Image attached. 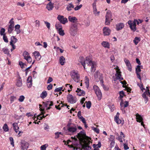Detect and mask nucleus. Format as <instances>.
<instances>
[{"label":"nucleus","instance_id":"15","mask_svg":"<svg viewBox=\"0 0 150 150\" xmlns=\"http://www.w3.org/2000/svg\"><path fill=\"white\" fill-rule=\"evenodd\" d=\"M142 66L141 65H138L136 68V71L137 77L141 81V77L140 75L139 72L141 71V69L142 68Z\"/></svg>","mask_w":150,"mask_h":150},{"label":"nucleus","instance_id":"24","mask_svg":"<svg viewBox=\"0 0 150 150\" xmlns=\"http://www.w3.org/2000/svg\"><path fill=\"white\" fill-rule=\"evenodd\" d=\"M43 103L44 104V105L46 108H47L48 106H52L53 105V102L50 101L44 102Z\"/></svg>","mask_w":150,"mask_h":150},{"label":"nucleus","instance_id":"22","mask_svg":"<svg viewBox=\"0 0 150 150\" xmlns=\"http://www.w3.org/2000/svg\"><path fill=\"white\" fill-rule=\"evenodd\" d=\"M102 45L104 48L109 49L110 48V43L107 41H103L101 43Z\"/></svg>","mask_w":150,"mask_h":150},{"label":"nucleus","instance_id":"25","mask_svg":"<svg viewBox=\"0 0 150 150\" xmlns=\"http://www.w3.org/2000/svg\"><path fill=\"white\" fill-rule=\"evenodd\" d=\"M124 137L125 136L123 133L121 132H120V136H119L117 137L116 138V139L119 141L120 142H122L123 141L122 139H124Z\"/></svg>","mask_w":150,"mask_h":150},{"label":"nucleus","instance_id":"14","mask_svg":"<svg viewBox=\"0 0 150 150\" xmlns=\"http://www.w3.org/2000/svg\"><path fill=\"white\" fill-rule=\"evenodd\" d=\"M57 18L61 23L64 24L68 22L67 18H64V16L60 15L58 16Z\"/></svg>","mask_w":150,"mask_h":150},{"label":"nucleus","instance_id":"13","mask_svg":"<svg viewBox=\"0 0 150 150\" xmlns=\"http://www.w3.org/2000/svg\"><path fill=\"white\" fill-rule=\"evenodd\" d=\"M78 63H77V65H79L80 63H81L84 69H85L86 62L85 58L83 57L80 56L78 59Z\"/></svg>","mask_w":150,"mask_h":150},{"label":"nucleus","instance_id":"57","mask_svg":"<svg viewBox=\"0 0 150 150\" xmlns=\"http://www.w3.org/2000/svg\"><path fill=\"white\" fill-rule=\"evenodd\" d=\"M93 11H96V10L97 8L96 7V2H94L93 4Z\"/></svg>","mask_w":150,"mask_h":150},{"label":"nucleus","instance_id":"27","mask_svg":"<svg viewBox=\"0 0 150 150\" xmlns=\"http://www.w3.org/2000/svg\"><path fill=\"white\" fill-rule=\"evenodd\" d=\"M69 21L72 23H76L77 22V19L74 17H72L71 16H69L68 17Z\"/></svg>","mask_w":150,"mask_h":150},{"label":"nucleus","instance_id":"6","mask_svg":"<svg viewBox=\"0 0 150 150\" xmlns=\"http://www.w3.org/2000/svg\"><path fill=\"white\" fill-rule=\"evenodd\" d=\"M77 31L78 27L76 25L73 24L70 26L69 33L71 35L75 36L77 33Z\"/></svg>","mask_w":150,"mask_h":150},{"label":"nucleus","instance_id":"31","mask_svg":"<svg viewBox=\"0 0 150 150\" xmlns=\"http://www.w3.org/2000/svg\"><path fill=\"white\" fill-rule=\"evenodd\" d=\"M20 26L18 24L16 25L15 26V30L17 34H19L21 32V30H20Z\"/></svg>","mask_w":150,"mask_h":150},{"label":"nucleus","instance_id":"10","mask_svg":"<svg viewBox=\"0 0 150 150\" xmlns=\"http://www.w3.org/2000/svg\"><path fill=\"white\" fill-rule=\"evenodd\" d=\"M67 99L68 101L71 104L75 103L77 101L76 98L70 94L67 95Z\"/></svg>","mask_w":150,"mask_h":150},{"label":"nucleus","instance_id":"2","mask_svg":"<svg viewBox=\"0 0 150 150\" xmlns=\"http://www.w3.org/2000/svg\"><path fill=\"white\" fill-rule=\"evenodd\" d=\"M77 125L71 123H69L67 125V130L70 134H74L77 132Z\"/></svg>","mask_w":150,"mask_h":150},{"label":"nucleus","instance_id":"59","mask_svg":"<svg viewBox=\"0 0 150 150\" xmlns=\"http://www.w3.org/2000/svg\"><path fill=\"white\" fill-rule=\"evenodd\" d=\"M82 5L81 4H80V5L79 6H77L75 7L74 8V9L75 11H77L79 9H80V8L82 7Z\"/></svg>","mask_w":150,"mask_h":150},{"label":"nucleus","instance_id":"28","mask_svg":"<svg viewBox=\"0 0 150 150\" xmlns=\"http://www.w3.org/2000/svg\"><path fill=\"white\" fill-rule=\"evenodd\" d=\"M17 41V40L14 36H11V38L10 45H12L15 43Z\"/></svg>","mask_w":150,"mask_h":150},{"label":"nucleus","instance_id":"61","mask_svg":"<svg viewBox=\"0 0 150 150\" xmlns=\"http://www.w3.org/2000/svg\"><path fill=\"white\" fill-rule=\"evenodd\" d=\"M45 24H46V26L49 29L50 28V23L48 22H47L45 21Z\"/></svg>","mask_w":150,"mask_h":150},{"label":"nucleus","instance_id":"55","mask_svg":"<svg viewBox=\"0 0 150 150\" xmlns=\"http://www.w3.org/2000/svg\"><path fill=\"white\" fill-rule=\"evenodd\" d=\"M3 39L4 41L5 42H6V43H7L8 42V38H7V36H6V35L3 36Z\"/></svg>","mask_w":150,"mask_h":150},{"label":"nucleus","instance_id":"3","mask_svg":"<svg viewBox=\"0 0 150 150\" xmlns=\"http://www.w3.org/2000/svg\"><path fill=\"white\" fill-rule=\"evenodd\" d=\"M86 64L89 66H91V71L92 72H94L96 70V63L92 61L91 58L90 56L86 57Z\"/></svg>","mask_w":150,"mask_h":150},{"label":"nucleus","instance_id":"48","mask_svg":"<svg viewBox=\"0 0 150 150\" xmlns=\"http://www.w3.org/2000/svg\"><path fill=\"white\" fill-rule=\"evenodd\" d=\"M59 34L61 36H63L64 35V30L62 29V28L58 30Z\"/></svg>","mask_w":150,"mask_h":150},{"label":"nucleus","instance_id":"20","mask_svg":"<svg viewBox=\"0 0 150 150\" xmlns=\"http://www.w3.org/2000/svg\"><path fill=\"white\" fill-rule=\"evenodd\" d=\"M54 8V4L52 3L51 1L47 5L46 8L48 11H51Z\"/></svg>","mask_w":150,"mask_h":150},{"label":"nucleus","instance_id":"47","mask_svg":"<svg viewBox=\"0 0 150 150\" xmlns=\"http://www.w3.org/2000/svg\"><path fill=\"white\" fill-rule=\"evenodd\" d=\"M64 91V90H63V87H59L58 88H56L54 90V92H57L59 91Z\"/></svg>","mask_w":150,"mask_h":150},{"label":"nucleus","instance_id":"50","mask_svg":"<svg viewBox=\"0 0 150 150\" xmlns=\"http://www.w3.org/2000/svg\"><path fill=\"white\" fill-rule=\"evenodd\" d=\"M91 103L90 101H88L86 103V107L88 109H90L91 106Z\"/></svg>","mask_w":150,"mask_h":150},{"label":"nucleus","instance_id":"12","mask_svg":"<svg viewBox=\"0 0 150 150\" xmlns=\"http://www.w3.org/2000/svg\"><path fill=\"white\" fill-rule=\"evenodd\" d=\"M116 73L115 74V76H116V79L122 80H123V78L122 77L121 74V72L119 69H118V67H116Z\"/></svg>","mask_w":150,"mask_h":150},{"label":"nucleus","instance_id":"35","mask_svg":"<svg viewBox=\"0 0 150 150\" xmlns=\"http://www.w3.org/2000/svg\"><path fill=\"white\" fill-rule=\"evenodd\" d=\"M16 85L18 87H21L22 85V81L21 78L17 80L16 83Z\"/></svg>","mask_w":150,"mask_h":150},{"label":"nucleus","instance_id":"44","mask_svg":"<svg viewBox=\"0 0 150 150\" xmlns=\"http://www.w3.org/2000/svg\"><path fill=\"white\" fill-rule=\"evenodd\" d=\"M5 30L4 28H2L1 29L0 31V34L1 35L4 36V35H6L5 32Z\"/></svg>","mask_w":150,"mask_h":150},{"label":"nucleus","instance_id":"60","mask_svg":"<svg viewBox=\"0 0 150 150\" xmlns=\"http://www.w3.org/2000/svg\"><path fill=\"white\" fill-rule=\"evenodd\" d=\"M40 25V22L39 21L36 20L35 21V26L36 27H39Z\"/></svg>","mask_w":150,"mask_h":150},{"label":"nucleus","instance_id":"58","mask_svg":"<svg viewBox=\"0 0 150 150\" xmlns=\"http://www.w3.org/2000/svg\"><path fill=\"white\" fill-rule=\"evenodd\" d=\"M93 88L95 92L100 90L99 88L96 85L94 86Z\"/></svg>","mask_w":150,"mask_h":150},{"label":"nucleus","instance_id":"7","mask_svg":"<svg viewBox=\"0 0 150 150\" xmlns=\"http://www.w3.org/2000/svg\"><path fill=\"white\" fill-rule=\"evenodd\" d=\"M112 20V13L111 12L108 10L105 15V24L106 25H109L110 22Z\"/></svg>","mask_w":150,"mask_h":150},{"label":"nucleus","instance_id":"19","mask_svg":"<svg viewBox=\"0 0 150 150\" xmlns=\"http://www.w3.org/2000/svg\"><path fill=\"white\" fill-rule=\"evenodd\" d=\"M125 62L126 64V65L128 68V69L130 71H132V66L131 64L129 61L126 59H125Z\"/></svg>","mask_w":150,"mask_h":150},{"label":"nucleus","instance_id":"11","mask_svg":"<svg viewBox=\"0 0 150 150\" xmlns=\"http://www.w3.org/2000/svg\"><path fill=\"white\" fill-rule=\"evenodd\" d=\"M23 56L24 59L26 60L28 63H30L32 62V59L30 56L29 53L27 51H25L23 53Z\"/></svg>","mask_w":150,"mask_h":150},{"label":"nucleus","instance_id":"46","mask_svg":"<svg viewBox=\"0 0 150 150\" xmlns=\"http://www.w3.org/2000/svg\"><path fill=\"white\" fill-rule=\"evenodd\" d=\"M114 120L115 122L118 124H120L121 122V120L118 117H115Z\"/></svg>","mask_w":150,"mask_h":150},{"label":"nucleus","instance_id":"45","mask_svg":"<svg viewBox=\"0 0 150 150\" xmlns=\"http://www.w3.org/2000/svg\"><path fill=\"white\" fill-rule=\"evenodd\" d=\"M3 128L4 131L6 132L8 131L9 130L8 127L6 124H4Z\"/></svg>","mask_w":150,"mask_h":150},{"label":"nucleus","instance_id":"54","mask_svg":"<svg viewBox=\"0 0 150 150\" xmlns=\"http://www.w3.org/2000/svg\"><path fill=\"white\" fill-rule=\"evenodd\" d=\"M92 130H93L95 132H96L97 133H99V130L98 129L94 127H92Z\"/></svg>","mask_w":150,"mask_h":150},{"label":"nucleus","instance_id":"17","mask_svg":"<svg viewBox=\"0 0 150 150\" xmlns=\"http://www.w3.org/2000/svg\"><path fill=\"white\" fill-rule=\"evenodd\" d=\"M33 55L34 56L35 58L37 60H39L41 58L39 52L38 51H35L33 53Z\"/></svg>","mask_w":150,"mask_h":150},{"label":"nucleus","instance_id":"37","mask_svg":"<svg viewBox=\"0 0 150 150\" xmlns=\"http://www.w3.org/2000/svg\"><path fill=\"white\" fill-rule=\"evenodd\" d=\"M74 8V6L71 4H70L67 6V9L68 11H71L72 8Z\"/></svg>","mask_w":150,"mask_h":150},{"label":"nucleus","instance_id":"41","mask_svg":"<svg viewBox=\"0 0 150 150\" xmlns=\"http://www.w3.org/2000/svg\"><path fill=\"white\" fill-rule=\"evenodd\" d=\"M60 135H63V134L61 132H57L55 133V138L57 139L59 137Z\"/></svg>","mask_w":150,"mask_h":150},{"label":"nucleus","instance_id":"39","mask_svg":"<svg viewBox=\"0 0 150 150\" xmlns=\"http://www.w3.org/2000/svg\"><path fill=\"white\" fill-rule=\"evenodd\" d=\"M142 94H144L145 96H148L150 97V92L149 91V90L148 87H146V91Z\"/></svg>","mask_w":150,"mask_h":150},{"label":"nucleus","instance_id":"23","mask_svg":"<svg viewBox=\"0 0 150 150\" xmlns=\"http://www.w3.org/2000/svg\"><path fill=\"white\" fill-rule=\"evenodd\" d=\"M74 141H75V142H76L74 144H72L71 145H68V146L70 148H73L74 150H75V149L76 150H77L78 148L76 146H74L73 145H76V146H77V145L78 141L76 139V138L75 137H74Z\"/></svg>","mask_w":150,"mask_h":150},{"label":"nucleus","instance_id":"63","mask_svg":"<svg viewBox=\"0 0 150 150\" xmlns=\"http://www.w3.org/2000/svg\"><path fill=\"white\" fill-rule=\"evenodd\" d=\"M124 148L125 150H127L129 149V147L128 146L127 144L126 143L124 144Z\"/></svg>","mask_w":150,"mask_h":150},{"label":"nucleus","instance_id":"36","mask_svg":"<svg viewBox=\"0 0 150 150\" xmlns=\"http://www.w3.org/2000/svg\"><path fill=\"white\" fill-rule=\"evenodd\" d=\"M47 94L45 91H43L40 95V97L42 99L45 98L47 96Z\"/></svg>","mask_w":150,"mask_h":150},{"label":"nucleus","instance_id":"18","mask_svg":"<svg viewBox=\"0 0 150 150\" xmlns=\"http://www.w3.org/2000/svg\"><path fill=\"white\" fill-rule=\"evenodd\" d=\"M103 31L105 35H108L110 33L111 30L108 28L105 27L103 29Z\"/></svg>","mask_w":150,"mask_h":150},{"label":"nucleus","instance_id":"1","mask_svg":"<svg viewBox=\"0 0 150 150\" xmlns=\"http://www.w3.org/2000/svg\"><path fill=\"white\" fill-rule=\"evenodd\" d=\"M77 136L79 140L83 143V144H81L83 149H87V147L90 148L88 145L90 144L91 138L86 135L83 131L78 133Z\"/></svg>","mask_w":150,"mask_h":150},{"label":"nucleus","instance_id":"49","mask_svg":"<svg viewBox=\"0 0 150 150\" xmlns=\"http://www.w3.org/2000/svg\"><path fill=\"white\" fill-rule=\"evenodd\" d=\"M16 96H11L10 97V100L11 103H12L16 99Z\"/></svg>","mask_w":150,"mask_h":150},{"label":"nucleus","instance_id":"40","mask_svg":"<svg viewBox=\"0 0 150 150\" xmlns=\"http://www.w3.org/2000/svg\"><path fill=\"white\" fill-rule=\"evenodd\" d=\"M55 27L58 30L62 28L61 24L59 23H57L55 24Z\"/></svg>","mask_w":150,"mask_h":150},{"label":"nucleus","instance_id":"8","mask_svg":"<svg viewBox=\"0 0 150 150\" xmlns=\"http://www.w3.org/2000/svg\"><path fill=\"white\" fill-rule=\"evenodd\" d=\"M13 20V18H12L9 22L10 24L8 27V30L9 33H11L14 30V23Z\"/></svg>","mask_w":150,"mask_h":150},{"label":"nucleus","instance_id":"4","mask_svg":"<svg viewBox=\"0 0 150 150\" xmlns=\"http://www.w3.org/2000/svg\"><path fill=\"white\" fill-rule=\"evenodd\" d=\"M128 23L131 30L133 31H135L136 30V24L139 25L140 23L138 20L134 19V21L129 20Z\"/></svg>","mask_w":150,"mask_h":150},{"label":"nucleus","instance_id":"43","mask_svg":"<svg viewBox=\"0 0 150 150\" xmlns=\"http://www.w3.org/2000/svg\"><path fill=\"white\" fill-rule=\"evenodd\" d=\"M47 144H45L41 146L40 147L41 150H46V148L48 146Z\"/></svg>","mask_w":150,"mask_h":150},{"label":"nucleus","instance_id":"9","mask_svg":"<svg viewBox=\"0 0 150 150\" xmlns=\"http://www.w3.org/2000/svg\"><path fill=\"white\" fill-rule=\"evenodd\" d=\"M29 143L24 140H22L20 142V147L22 150H26L28 148Z\"/></svg>","mask_w":150,"mask_h":150},{"label":"nucleus","instance_id":"21","mask_svg":"<svg viewBox=\"0 0 150 150\" xmlns=\"http://www.w3.org/2000/svg\"><path fill=\"white\" fill-rule=\"evenodd\" d=\"M76 92L77 93V95L79 96H84L85 94V93L84 91L79 88H78L76 91Z\"/></svg>","mask_w":150,"mask_h":150},{"label":"nucleus","instance_id":"26","mask_svg":"<svg viewBox=\"0 0 150 150\" xmlns=\"http://www.w3.org/2000/svg\"><path fill=\"white\" fill-rule=\"evenodd\" d=\"M115 137L112 135H110L109 138V141L110 142V145L112 146H114L115 144Z\"/></svg>","mask_w":150,"mask_h":150},{"label":"nucleus","instance_id":"29","mask_svg":"<svg viewBox=\"0 0 150 150\" xmlns=\"http://www.w3.org/2000/svg\"><path fill=\"white\" fill-rule=\"evenodd\" d=\"M13 126L15 132L17 133L19 131V127L18 126V124L17 123H14L13 124Z\"/></svg>","mask_w":150,"mask_h":150},{"label":"nucleus","instance_id":"32","mask_svg":"<svg viewBox=\"0 0 150 150\" xmlns=\"http://www.w3.org/2000/svg\"><path fill=\"white\" fill-rule=\"evenodd\" d=\"M95 93L96 94L98 100H100L102 96V93L100 90L99 91L95 92Z\"/></svg>","mask_w":150,"mask_h":150},{"label":"nucleus","instance_id":"51","mask_svg":"<svg viewBox=\"0 0 150 150\" xmlns=\"http://www.w3.org/2000/svg\"><path fill=\"white\" fill-rule=\"evenodd\" d=\"M25 99V97L23 96H21L18 99V100L20 102H22Z\"/></svg>","mask_w":150,"mask_h":150},{"label":"nucleus","instance_id":"38","mask_svg":"<svg viewBox=\"0 0 150 150\" xmlns=\"http://www.w3.org/2000/svg\"><path fill=\"white\" fill-rule=\"evenodd\" d=\"M85 83L86 88H88L89 86V79L87 76H86L85 77Z\"/></svg>","mask_w":150,"mask_h":150},{"label":"nucleus","instance_id":"52","mask_svg":"<svg viewBox=\"0 0 150 150\" xmlns=\"http://www.w3.org/2000/svg\"><path fill=\"white\" fill-rule=\"evenodd\" d=\"M10 141L11 142V145L13 146L14 147V142L13 141V139L12 137H10L9 138Z\"/></svg>","mask_w":150,"mask_h":150},{"label":"nucleus","instance_id":"16","mask_svg":"<svg viewBox=\"0 0 150 150\" xmlns=\"http://www.w3.org/2000/svg\"><path fill=\"white\" fill-rule=\"evenodd\" d=\"M124 24L122 23H120L117 24L116 25V30L117 31L121 30L124 27Z\"/></svg>","mask_w":150,"mask_h":150},{"label":"nucleus","instance_id":"64","mask_svg":"<svg viewBox=\"0 0 150 150\" xmlns=\"http://www.w3.org/2000/svg\"><path fill=\"white\" fill-rule=\"evenodd\" d=\"M93 12L95 16H99L100 13V11H97V10L96 11H94Z\"/></svg>","mask_w":150,"mask_h":150},{"label":"nucleus","instance_id":"42","mask_svg":"<svg viewBox=\"0 0 150 150\" xmlns=\"http://www.w3.org/2000/svg\"><path fill=\"white\" fill-rule=\"evenodd\" d=\"M2 50L5 54L7 55L9 54V51L8 49L6 47L3 48Z\"/></svg>","mask_w":150,"mask_h":150},{"label":"nucleus","instance_id":"56","mask_svg":"<svg viewBox=\"0 0 150 150\" xmlns=\"http://www.w3.org/2000/svg\"><path fill=\"white\" fill-rule=\"evenodd\" d=\"M142 96L144 98L145 101H146L145 103H146L148 101V98L146 96H145L144 94H142Z\"/></svg>","mask_w":150,"mask_h":150},{"label":"nucleus","instance_id":"34","mask_svg":"<svg viewBox=\"0 0 150 150\" xmlns=\"http://www.w3.org/2000/svg\"><path fill=\"white\" fill-rule=\"evenodd\" d=\"M140 40L141 38H140L138 37H136L134 38L133 41L135 44L136 45L140 41Z\"/></svg>","mask_w":150,"mask_h":150},{"label":"nucleus","instance_id":"5","mask_svg":"<svg viewBox=\"0 0 150 150\" xmlns=\"http://www.w3.org/2000/svg\"><path fill=\"white\" fill-rule=\"evenodd\" d=\"M71 78L76 82H78L80 80V76L77 71L74 70L72 71L70 73Z\"/></svg>","mask_w":150,"mask_h":150},{"label":"nucleus","instance_id":"62","mask_svg":"<svg viewBox=\"0 0 150 150\" xmlns=\"http://www.w3.org/2000/svg\"><path fill=\"white\" fill-rule=\"evenodd\" d=\"M32 79L31 77H29L27 80V83L28 82H32Z\"/></svg>","mask_w":150,"mask_h":150},{"label":"nucleus","instance_id":"30","mask_svg":"<svg viewBox=\"0 0 150 150\" xmlns=\"http://www.w3.org/2000/svg\"><path fill=\"white\" fill-rule=\"evenodd\" d=\"M136 119L137 122H141L142 121L143 118L138 113L136 114Z\"/></svg>","mask_w":150,"mask_h":150},{"label":"nucleus","instance_id":"33","mask_svg":"<svg viewBox=\"0 0 150 150\" xmlns=\"http://www.w3.org/2000/svg\"><path fill=\"white\" fill-rule=\"evenodd\" d=\"M59 60L60 63L62 65H63L65 62V59L63 56L60 57Z\"/></svg>","mask_w":150,"mask_h":150},{"label":"nucleus","instance_id":"53","mask_svg":"<svg viewBox=\"0 0 150 150\" xmlns=\"http://www.w3.org/2000/svg\"><path fill=\"white\" fill-rule=\"evenodd\" d=\"M124 102H123L122 101H121L120 103V105L121 106V109L123 110L124 108H124Z\"/></svg>","mask_w":150,"mask_h":150}]
</instances>
